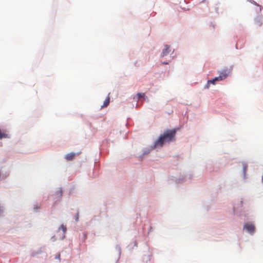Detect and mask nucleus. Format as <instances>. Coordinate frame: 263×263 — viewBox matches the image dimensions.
Segmentation results:
<instances>
[{"label": "nucleus", "instance_id": "f257e3e1", "mask_svg": "<svg viewBox=\"0 0 263 263\" xmlns=\"http://www.w3.org/2000/svg\"><path fill=\"white\" fill-rule=\"evenodd\" d=\"M176 130L175 128L168 129L161 134L155 143V146H162L165 143L175 140Z\"/></svg>", "mask_w": 263, "mask_h": 263}, {"label": "nucleus", "instance_id": "f03ea898", "mask_svg": "<svg viewBox=\"0 0 263 263\" xmlns=\"http://www.w3.org/2000/svg\"><path fill=\"white\" fill-rule=\"evenodd\" d=\"M243 229L246 230L249 233L252 234L255 232V226L251 223H246L243 227Z\"/></svg>", "mask_w": 263, "mask_h": 263}, {"label": "nucleus", "instance_id": "7ed1b4c3", "mask_svg": "<svg viewBox=\"0 0 263 263\" xmlns=\"http://www.w3.org/2000/svg\"><path fill=\"white\" fill-rule=\"evenodd\" d=\"M229 74V71L228 69H224L219 72V78H221V80L225 79Z\"/></svg>", "mask_w": 263, "mask_h": 263}, {"label": "nucleus", "instance_id": "20e7f679", "mask_svg": "<svg viewBox=\"0 0 263 263\" xmlns=\"http://www.w3.org/2000/svg\"><path fill=\"white\" fill-rule=\"evenodd\" d=\"M170 51H171V50L170 49V46H168L167 45H165L164 46V48L163 49V50L162 51L161 56L164 57V56L166 55L167 54H168Z\"/></svg>", "mask_w": 263, "mask_h": 263}, {"label": "nucleus", "instance_id": "39448f33", "mask_svg": "<svg viewBox=\"0 0 263 263\" xmlns=\"http://www.w3.org/2000/svg\"><path fill=\"white\" fill-rule=\"evenodd\" d=\"M10 136L7 133L6 130L2 131L0 129V139H2L3 138H9Z\"/></svg>", "mask_w": 263, "mask_h": 263}, {"label": "nucleus", "instance_id": "423d86ee", "mask_svg": "<svg viewBox=\"0 0 263 263\" xmlns=\"http://www.w3.org/2000/svg\"><path fill=\"white\" fill-rule=\"evenodd\" d=\"M76 153H70L68 154H67L65 156V159L68 161H71L72 160L75 156H76Z\"/></svg>", "mask_w": 263, "mask_h": 263}, {"label": "nucleus", "instance_id": "0eeeda50", "mask_svg": "<svg viewBox=\"0 0 263 263\" xmlns=\"http://www.w3.org/2000/svg\"><path fill=\"white\" fill-rule=\"evenodd\" d=\"M109 102H110V98H109V96H108L106 98L105 101H104L103 105L101 106V107L102 108V107H107L109 105Z\"/></svg>", "mask_w": 263, "mask_h": 263}, {"label": "nucleus", "instance_id": "6e6552de", "mask_svg": "<svg viewBox=\"0 0 263 263\" xmlns=\"http://www.w3.org/2000/svg\"><path fill=\"white\" fill-rule=\"evenodd\" d=\"M60 230H61L63 231V234H64V236H63V238H64L65 237L64 234L66 233V231H67V228H66V226H64V224H62L60 228L59 229V231Z\"/></svg>", "mask_w": 263, "mask_h": 263}, {"label": "nucleus", "instance_id": "1a4fd4ad", "mask_svg": "<svg viewBox=\"0 0 263 263\" xmlns=\"http://www.w3.org/2000/svg\"><path fill=\"white\" fill-rule=\"evenodd\" d=\"M138 99H139L140 98L144 97L145 96V94L144 93H138L137 94Z\"/></svg>", "mask_w": 263, "mask_h": 263}, {"label": "nucleus", "instance_id": "9d476101", "mask_svg": "<svg viewBox=\"0 0 263 263\" xmlns=\"http://www.w3.org/2000/svg\"><path fill=\"white\" fill-rule=\"evenodd\" d=\"M215 82L214 79H212V80H209L208 82V84H215Z\"/></svg>", "mask_w": 263, "mask_h": 263}, {"label": "nucleus", "instance_id": "9b49d317", "mask_svg": "<svg viewBox=\"0 0 263 263\" xmlns=\"http://www.w3.org/2000/svg\"><path fill=\"white\" fill-rule=\"evenodd\" d=\"M214 79L215 81H222L221 78H219V76L215 77Z\"/></svg>", "mask_w": 263, "mask_h": 263}, {"label": "nucleus", "instance_id": "f8f14e48", "mask_svg": "<svg viewBox=\"0 0 263 263\" xmlns=\"http://www.w3.org/2000/svg\"><path fill=\"white\" fill-rule=\"evenodd\" d=\"M79 220V215H78V213L77 214V216H76V221H78Z\"/></svg>", "mask_w": 263, "mask_h": 263}, {"label": "nucleus", "instance_id": "ddd939ff", "mask_svg": "<svg viewBox=\"0 0 263 263\" xmlns=\"http://www.w3.org/2000/svg\"><path fill=\"white\" fill-rule=\"evenodd\" d=\"M247 165H244L243 166V170H244V172H246V171H247Z\"/></svg>", "mask_w": 263, "mask_h": 263}, {"label": "nucleus", "instance_id": "4468645a", "mask_svg": "<svg viewBox=\"0 0 263 263\" xmlns=\"http://www.w3.org/2000/svg\"><path fill=\"white\" fill-rule=\"evenodd\" d=\"M55 258H56V259H60V254H58V255L55 257Z\"/></svg>", "mask_w": 263, "mask_h": 263}, {"label": "nucleus", "instance_id": "2eb2a0df", "mask_svg": "<svg viewBox=\"0 0 263 263\" xmlns=\"http://www.w3.org/2000/svg\"><path fill=\"white\" fill-rule=\"evenodd\" d=\"M163 64H168V63H167V62H165L163 63Z\"/></svg>", "mask_w": 263, "mask_h": 263}, {"label": "nucleus", "instance_id": "dca6fc26", "mask_svg": "<svg viewBox=\"0 0 263 263\" xmlns=\"http://www.w3.org/2000/svg\"><path fill=\"white\" fill-rule=\"evenodd\" d=\"M262 182H263V175L262 176Z\"/></svg>", "mask_w": 263, "mask_h": 263}, {"label": "nucleus", "instance_id": "f3484780", "mask_svg": "<svg viewBox=\"0 0 263 263\" xmlns=\"http://www.w3.org/2000/svg\"><path fill=\"white\" fill-rule=\"evenodd\" d=\"M34 209H37V206L34 207Z\"/></svg>", "mask_w": 263, "mask_h": 263}, {"label": "nucleus", "instance_id": "a211bd4d", "mask_svg": "<svg viewBox=\"0 0 263 263\" xmlns=\"http://www.w3.org/2000/svg\"><path fill=\"white\" fill-rule=\"evenodd\" d=\"M34 209H37V206L34 207Z\"/></svg>", "mask_w": 263, "mask_h": 263}]
</instances>
